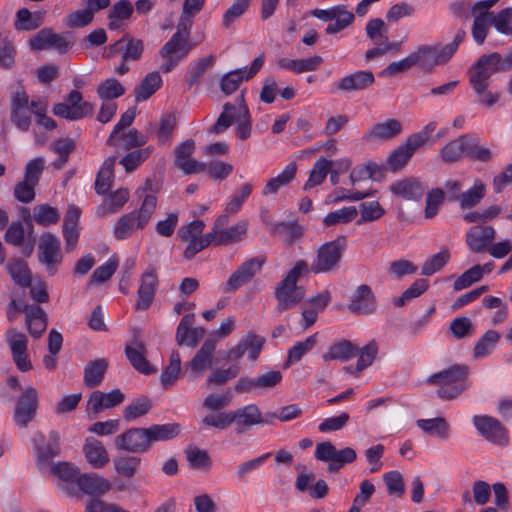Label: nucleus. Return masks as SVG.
Wrapping results in <instances>:
<instances>
[{
    "label": "nucleus",
    "mask_w": 512,
    "mask_h": 512,
    "mask_svg": "<svg viewBox=\"0 0 512 512\" xmlns=\"http://www.w3.org/2000/svg\"><path fill=\"white\" fill-rule=\"evenodd\" d=\"M469 368L455 364L448 369L434 373L427 378V383L437 386L436 394L444 400H452L468 389Z\"/></svg>",
    "instance_id": "f257e3e1"
},
{
    "label": "nucleus",
    "mask_w": 512,
    "mask_h": 512,
    "mask_svg": "<svg viewBox=\"0 0 512 512\" xmlns=\"http://www.w3.org/2000/svg\"><path fill=\"white\" fill-rule=\"evenodd\" d=\"M309 273V265L304 260H299L291 268L275 289V298L278 301L277 309L280 312L295 307L305 297V289L298 286L297 282L302 275Z\"/></svg>",
    "instance_id": "f03ea898"
},
{
    "label": "nucleus",
    "mask_w": 512,
    "mask_h": 512,
    "mask_svg": "<svg viewBox=\"0 0 512 512\" xmlns=\"http://www.w3.org/2000/svg\"><path fill=\"white\" fill-rule=\"evenodd\" d=\"M157 199L153 195H146L138 211L122 215L114 225L113 233L117 240H124L132 236L137 229H143L155 212Z\"/></svg>",
    "instance_id": "7ed1b4c3"
},
{
    "label": "nucleus",
    "mask_w": 512,
    "mask_h": 512,
    "mask_svg": "<svg viewBox=\"0 0 512 512\" xmlns=\"http://www.w3.org/2000/svg\"><path fill=\"white\" fill-rule=\"evenodd\" d=\"M346 247L347 240L345 236H338L336 239L322 244L309 266V272L321 274L337 270L340 267Z\"/></svg>",
    "instance_id": "20e7f679"
},
{
    "label": "nucleus",
    "mask_w": 512,
    "mask_h": 512,
    "mask_svg": "<svg viewBox=\"0 0 512 512\" xmlns=\"http://www.w3.org/2000/svg\"><path fill=\"white\" fill-rule=\"evenodd\" d=\"M502 71L501 55L497 52L482 55L471 67L469 82L476 94H482L489 85V78Z\"/></svg>",
    "instance_id": "39448f33"
},
{
    "label": "nucleus",
    "mask_w": 512,
    "mask_h": 512,
    "mask_svg": "<svg viewBox=\"0 0 512 512\" xmlns=\"http://www.w3.org/2000/svg\"><path fill=\"white\" fill-rule=\"evenodd\" d=\"M315 458L319 461L329 462L327 471L336 473L346 464L354 462L357 458L356 451L351 447H345L337 450L329 441L317 444Z\"/></svg>",
    "instance_id": "423d86ee"
},
{
    "label": "nucleus",
    "mask_w": 512,
    "mask_h": 512,
    "mask_svg": "<svg viewBox=\"0 0 512 512\" xmlns=\"http://www.w3.org/2000/svg\"><path fill=\"white\" fill-rule=\"evenodd\" d=\"M82 94L78 90H72L67 96L66 103H58L53 107V113L61 118L76 121L92 115L94 105L82 101Z\"/></svg>",
    "instance_id": "0eeeda50"
},
{
    "label": "nucleus",
    "mask_w": 512,
    "mask_h": 512,
    "mask_svg": "<svg viewBox=\"0 0 512 512\" xmlns=\"http://www.w3.org/2000/svg\"><path fill=\"white\" fill-rule=\"evenodd\" d=\"M38 250V261L45 266L49 275H54L63 260L59 238L50 232L43 233Z\"/></svg>",
    "instance_id": "6e6552de"
},
{
    "label": "nucleus",
    "mask_w": 512,
    "mask_h": 512,
    "mask_svg": "<svg viewBox=\"0 0 512 512\" xmlns=\"http://www.w3.org/2000/svg\"><path fill=\"white\" fill-rule=\"evenodd\" d=\"M25 225L20 221L13 222L6 230L4 239L13 246H23L22 252L30 256L34 250L36 238L33 235L34 227L30 215L25 219Z\"/></svg>",
    "instance_id": "1a4fd4ad"
},
{
    "label": "nucleus",
    "mask_w": 512,
    "mask_h": 512,
    "mask_svg": "<svg viewBox=\"0 0 512 512\" xmlns=\"http://www.w3.org/2000/svg\"><path fill=\"white\" fill-rule=\"evenodd\" d=\"M473 423L487 441L502 447L509 444L508 430L498 419L487 415L474 416Z\"/></svg>",
    "instance_id": "9d476101"
},
{
    "label": "nucleus",
    "mask_w": 512,
    "mask_h": 512,
    "mask_svg": "<svg viewBox=\"0 0 512 512\" xmlns=\"http://www.w3.org/2000/svg\"><path fill=\"white\" fill-rule=\"evenodd\" d=\"M71 37L70 32L61 35L54 33L51 28H43L29 40V45L34 51L54 48L60 54H65L72 44Z\"/></svg>",
    "instance_id": "9b49d317"
},
{
    "label": "nucleus",
    "mask_w": 512,
    "mask_h": 512,
    "mask_svg": "<svg viewBox=\"0 0 512 512\" xmlns=\"http://www.w3.org/2000/svg\"><path fill=\"white\" fill-rule=\"evenodd\" d=\"M111 489V483L108 479L96 474H81L77 478V485L67 488V494L79 497L80 493L87 494L93 498L101 497Z\"/></svg>",
    "instance_id": "f8f14e48"
},
{
    "label": "nucleus",
    "mask_w": 512,
    "mask_h": 512,
    "mask_svg": "<svg viewBox=\"0 0 512 512\" xmlns=\"http://www.w3.org/2000/svg\"><path fill=\"white\" fill-rule=\"evenodd\" d=\"M37 464L40 469L51 464L54 457L60 454V436L56 431H50L48 437L37 433L33 438Z\"/></svg>",
    "instance_id": "ddd939ff"
},
{
    "label": "nucleus",
    "mask_w": 512,
    "mask_h": 512,
    "mask_svg": "<svg viewBox=\"0 0 512 512\" xmlns=\"http://www.w3.org/2000/svg\"><path fill=\"white\" fill-rule=\"evenodd\" d=\"M39 395L37 390L32 387H26L19 397L14 409V421L20 427H26L31 422L38 409Z\"/></svg>",
    "instance_id": "4468645a"
},
{
    "label": "nucleus",
    "mask_w": 512,
    "mask_h": 512,
    "mask_svg": "<svg viewBox=\"0 0 512 512\" xmlns=\"http://www.w3.org/2000/svg\"><path fill=\"white\" fill-rule=\"evenodd\" d=\"M115 447L130 453H145L150 447V439L147 428H130L116 436Z\"/></svg>",
    "instance_id": "2eb2a0df"
},
{
    "label": "nucleus",
    "mask_w": 512,
    "mask_h": 512,
    "mask_svg": "<svg viewBox=\"0 0 512 512\" xmlns=\"http://www.w3.org/2000/svg\"><path fill=\"white\" fill-rule=\"evenodd\" d=\"M263 64H264V55L260 54L258 57H256L253 60L251 66L248 70L246 68H240V69H236V70H232V71L228 72L221 79V83H220L221 90L226 95L232 94L233 92H235L238 89L240 83L243 80H249V79L253 78L258 73V71L262 68Z\"/></svg>",
    "instance_id": "dca6fc26"
},
{
    "label": "nucleus",
    "mask_w": 512,
    "mask_h": 512,
    "mask_svg": "<svg viewBox=\"0 0 512 512\" xmlns=\"http://www.w3.org/2000/svg\"><path fill=\"white\" fill-rule=\"evenodd\" d=\"M265 260L260 257H253L245 261L236 271H234L225 285V292H234L244 284L250 282L252 278L261 271Z\"/></svg>",
    "instance_id": "f3484780"
},
{
    "label": "nucleus",
    "mask_w": 512,
    "mask_h": 512,
    "mask_svg": "<svg viewBox=\"0 0 512 512\" xmlns=\"http://www.w3.org/2000/svg\"><path fill=\"white\" fill-rule=\"evenodd\" d=\"M125 399V395L120 389H114L109 393L95 390L91 393L86 411L89 418L93 419L105 409H111L120 405Z\"/></svg>",
    "instance_id": "a211bd4d"
},
{
    "label": "nucleus",
    "mask_w": 512,
    "mask_h": 512,
    "mask_svg": "<svg viewBox=\"0 0 512 512\" xmlns=\"http://www.w3.org/2000/svg\"><path fill=\"white\" fill-rule=\"evenodd\" d=\"M216 349V340L208 338L204 341L201 348L196 352L193 358L186 364V368L191 377L203 376L208 368L213 364L214 353Z\"/></svg>",
    "instance_id": "6ab92c4d"
},
{
    "label": "nucleus",
    "mask_w": 512,
    "mask_h": 512,
    "mask_svg": "<svg viewBox=\"0 0 512 512\" xmlns=\"http://www.w3.org/2000/svg\"><path fill=\"white\" fill-rule=\"evenodd\" d=\"M158 287V277L156 268L150 265L141 275L140 286L138 289V298L135 308L137 310H147L152 304Z\"/></svg>",
    "instance_id": "aec40b11"
},
{
    "label": "nucleus",
    "mask_w": 512,
    "mask_h": 512,
    "mask_svg": "<svg viewBox=\"0 0 512 512\" xmlns=\"http://www.w3.org/2000/svg\"><path fill=\"white\" fill-rule=\"evenodd\" d=\"M414 65L419 68L430 71L437 65L445 64L449 59L444 54V49L433 45H422L417 51L410 53Z\"/></svg>",
    "instance_id": "412c9836"
},
{
    "label": "nucleus",
    "mask_w": 512,
    "mask_h": 512,
    "mask_svg": "<svg viewBox=\"0 0 512 512\" xmlns=\"http://www.w3.org/2000/svg\"><path fill=\"white\" fill-rule=\"evenodd\" d=\"M496 237V231L489 225H476L466 233V244L472 253L486 252Z\"/></svg>",
    "instance_id": "4be33fe9"
},
{
    "label": "nucleus",
    "mask_w": 512,
    "mask_h": 512,
    "mask_svg": "<svg viewBox=\"0 0 512 512\" xmlns=\"http://www.w3.org/2000/svg\"><path fill=\"white\" fill-rule=\"evenodd\" d=\"M403 131L402 123L395 118L373 124L363 135L366 142H384L399 136Z\"/></svg>",
    "instance_id": "5701e85b"
},
{
    "label": "nucleus",
    "mask_w": 512,
    "mask_h": 512,
    "mask_svg": "<svg viewBox=\"0 0 512 512\" xmlns=\"http://www.w3.org/2000/svg\"><path fill=\"white\" fill-rule=\"evenodd\" d=\"M194 150L195 142L192 139L185 140L175 149V165L185 174H193L206 170L205 163L190 158Z\"/></svg>",
    "instance_id": "b1692460"
},
{
    "label": "nucleus",
    "mask_w": 512,
    "mask_h": 512,
    "mask_svg": "<svg viewBox=\"0 0 512 512\" xmlns=\"http://www.w3.org/2000/svg\"><path fill=\"white\" fill-rule=\"evenodd\" d=\"M375 76L371 71H356L339 79L334 90L344 93L363 91L373 85Z\"/></svg>",
    "instance_id": "393cba45"
},
{
    "label": "nucleus",
    "mask_w": 512,
    "mask_h": 512,
    "mask_svg": "<svg viewBox=\"0 0 512 512\" xmlns=\"http://www.w3.org/2000/svg\"><path fill=\"white\" fill-rule=\"evenodd\" d=\"M348 309L357 314H369L376 309V299L370 286L366 284L358 286L348 304Z\"/></svg>",
    "instance_id": "a878e982"
},
{
    "label": "nucleus",
    "mask_w": 512,
    "mask_h": 512,
    "mask_svg": "<svg viewBox=\"0 0 512 512\" xmlns=\"http://www.w3.org/2000/svg\"><path fill=\"white\" fill-rule=\"evenodd\" d=\"M359 353V347L348 339H341L330 345L322 355L325 362L341 361L348 362Z\"/></svg>",
    "instance_id": "bb28decb"
},
{
    "label": "nucleus",
    "mask_w": 512,
    "mask_h": 512,
    "mask_svg": "<svg viewBox=\"0 0 512 512\" xmlns=\"http://www.w3.org/2000/svg\"><path fill=\"white\" fill-rule=\"evenodd\" d=\"M231 416L234 418L233 423L237 425L236 432L238 434L244 433L253 425L268 423L262 419L259 408L254 404L232 411Z\"/></svg>",
    "instance_id": "cd10ccee"
},
{
    "label": "nucleus",
    "mask_w": 512,
    "mask_h": 512,
    "mask_svg": "<svg viewBox=\"0 0 512 512\" xmlns=\"http://www.w3.org/2000/svg\"><path fill=\"white\" fill-rule=\"evenodd\" d=\"M122 50V60L126 61H137L141 58L144 43L140 39L131 37L129 34H125L121 39L110 45V51L116 53Z\"/></svg>",
    "instance_id": "c85d7f7f"
},
{
    "label": "nucleus",
    "mask_w": 512,
    "mask_h": 512,
    "mask_svg": "<svg viewBox=\"0 0 512 512\" xmlns=\"http://www.w3.org/2000/svg\"><path fill=\"white\" fill-rule=\"evenodd\" d=\"M148 137L139 133L137 129H130L128 132L119 133L113 137L112 143H106L107 146H112L116 149V153L129 151L134 148L145 145Z\"/></svg>",
    "instance_id": "c756f323"
},
{
    "label": "nucleus",
    "mask_w": 512,
    "mask_h": 512,
    "mask_svg": "<svg viewBox=\"0 0 512 512\" xmlns=\"http://www.w3.org/2000/svg\"><path fill=\"white\" fill-rule=\"evenodd\" d=\"M23 313L26 315L27 329L31 336L40 338L47 328V316L40 306H23Z\"/></svg>",
    "instance_id": "7c9ffc66"
},
{
    "label": "nucleus",
    "mask_w": 512,
    "mask_h": 512,
    "mask_svg": "<svg viewBox=\"0 0 512 512\" xmlns=\"http://www.w3.org/2000/svg\"><path fill=\"white\" fill-rule=\"evenodd\" d=\"M426 188L415 178H407L396 181L390 186V191L406 200H419L425 193Z\"/></svg>",
    "instance_id": "2f4dec72"
},
{
    "label": "nucleus",
    "mask_w": 512,
    "mask_h": 512,
    "mask_svg": "<svg viewBox=\"0 0 512 512\" xmlns=\"http://www.w3.org/2000/svg\"><path fill=\"white\" fill-rule=\"evenodd\" d=\"M297 165L295 162L289 163L284 170L276 177L270 178L262 190L263 196L275 195L278 191L287 187L295 178Z\"/></svg>",
    "instance_id": "473e14b6"
},
{
    "label": "nucleus",
    "mask_w": 512,
    "mask_h": 512,
    "mask_svg": "<svg viewBox=\"0 0 512 512\" xmlns=\"http://www.w3.org/2000/svg\"><path fill=\"white\" fill-rule=\"evenodd\" d=\"M193 45L187 39L181 37L180 33H174L170 40L160 49L161 57H173L183 60L189 54Z\"/></svg>",
    "instance_id": "72a5a7b5"
},
{
    "label": "nucleus",
    "mask_w": 512,
    "mask_h": 512,
    "mask_svg": "<svg viewBox=\"0 0 512 512\" xmlns=\"http://www.w3.org/2000/svg\"><path fill=\"white\" fill-rule=\"evenodd\" d=\"M418 148V146H414L413 143L410 142V137H408L404 143L389 155L387 159L389 169L393 172L401 170Z\"/></svg>",
    "instance_id": "f704fd0d"
},
{
    "label": "nucleus",
    "mask_w": 512,
    "mask_h": 512,
    "mask_svg": "<svg viewBox=\"0 0 512 512\" xmlns=\"http://www.w3.org/2000/svg\"><path fill=\"white\" fill-rule=\"evenodd\" d=\"M83 450L88 463L94 468H102L109 462L106 448L96 439H87Z\"/></svg>",
    "instance_id": "c9c22d12"
},
{
    "label": "nucleus",
    "mask_w": 512,
    "mask_h": 512,
    "mask_svg": "<svg viewBox=\"0 0 512 512\" xmlns=\"http://www.w3.org/2000/svg\"><path fill=\"white\" fill-rule=\"evenodd\" d=\"M116 160L117 156L115 155L108 157L100 167L95 181V191L97 194L104 195L111 188L114 180V166Z\"/></svg>",
    "instance_id": "e433bc0d"
},
{
    "label": "nucleus",
    "mask_w": 512,
    "mask_h": 512,
    "mask_svg": "<svg viewBox=\"0 0 512 512\" xmlns=\"http://www.w3.org/2000/svg\"><path fill=\"white\" fill-rule=\"evenodd\" d=\"M469 134H464L447 143L441 150V158L445 163H454L467 156Z\"/></svg>",
    "instance_id": "4c0bfd02"
},
{
    "label": "nucleus",
    "mask_w": 512,
    "mask_h": 512,
    "mask_svg": "<svg viewBox=\"0 0 512 512\" xmlns=\"http://www.w3.org/2000/svg\"><path fill=\"white\" fill-rule=\"evenodd\" d=\"M162 85V78L157 71L148 73L134 89L135 101L142 102L150 98Z\"/></svg>",
    "instance_id": "58836bf2"
},
{
    "label": "nucleus",
    "mask_w": 512,
    "mask_h": 512,
    "mask_svg": "<svg viewBox=\"0 0 512 512\" xmlns=\"http://www.w3.org/2000/svg\"><path fill=\"white\" fill-rule=\"evenodd\" d=\"M108 368V361L105 358H99L90 361L84 368V384L89 388L98 386L104 379Z\"/></svg>",
    "instance_id": "ea45409f"
},
{
    "label": "nucleus",
    "mask_w": 512,
    "mask_h": 512,
    "mask_svg": "<svg viewBox=\"0 0 512 512\" xmlns=\"http://www.w3.org/2000/svg\"><path fill=\"white\" fill-rule=\"evenodd\" d=\"M44 21L43 12H30L27 8H20L16 12L14 28L16 31H33L39 28Z\"/></svg>",
    "instance_id": "a19ab883"
},
{
    "label": "nucleus",
    "mask_w": 512,
    "mask_h": 512,
    "mask_svg": "<svg viewBox=\"0 0 512 512\" xmlns=\"http://www.w3.org/2000/svg\"><path fill=\"white\" fill-rule=\"evenodd\" d=\"M129 199V192L127 189L121 188L110 194L103 203L98 207L97 214L100 217H105L116 213Z\"/></svg>",
    "instance_id": "79ce46f5"
},
{
    "label": "nucleus",
    "mask_w": 512,
    "mask_h": 512,
    "mask_svg": "<svg viewBox=\"0 0 512 512\" xmlns=\"http://www.w3.org/2000/svg\"><path fill=\"white\" fill-rule=\"evenodd\" d=\"M137 345L138 349L133 348L131 346H126L125 348V354L130 364L138 372L145 375H149L156 372V369L150 365V363L144 356L145 346L142 343H138Z\"/></svg>",
    "instance_id": "37998d69"
},
{
    "label": "nucleus",
    "mask_w": 512,
    "mask_h": 512,
    "mask_svg": "<svg viewBox=\"0 0 512 512\" xmlns=\"http://www.w3.org/2000/svg\"><path fill=\"white\" fill-rule=\"evenodd\" d=\"M6 268L16 284L21 287L31 286L30 269L25 261L21 259H11L8 261Z\"/></svg>",
    "instance_id": "c03bdc74"
},
{
    "label": "nucleus",
    "mask_w": 512,
    "mask_h": 512,
    "mask_svg": "<svg viewBox=\"0 0 512 512\" xmlns=\"http://www.w3.org/2000/svg\"><path fill=\"white\" fill-rule=\"evenodd\" d=\"M151 445L177 437L181 431L178 423L155 424L147 428Z\"/></svg>",
    "instance_id": "a18cd8bd"
},
{
    "label": "nucleus",
    "mask_w": 512,
    "mask_h": 512,
    "mask_svg": "<svg viewBox=\"0 0 512 512\" xmlns=\"http://www.w3.org/2000/svg\"><path fill=\"white\" fill-rule=\"evenodd\" d=\"M417 426L425 433L446 439L449 436V425L443 417L419 419Z\"/></svg>",
    "instance_id": "49530a36"
},
{
    "label": "nucleus",
    "mask_w": 512,
    "mask_h": 512,
    "mask_svg": "<svg viewBox=\"0 0 512 512\" xmlns=\"http://www.w3.org/2000/svg\"><path fill=\"white\" fill-rule=\"evenodd\" d=\"M332 164V161L327 160L324 157L318 159L313 165L309 178L304 184L303 189L309 190L317 185H320L331 170Z\"/></svg>",
    "instance_id": "de8ad7c7"
},
{
    "label": "nucleus",
    "mask_w": 512,
    "mask_h": 512,
    "mask_svg": "<svg viewBox=\"0 0 512 512\" xmlns=\"http://www.w3.org/2000/svg\"><path fill=\"white\" fill-rule=\"evenodd\" d=\"M486 186L481 180H475L474 185L465 192H462L459 205L462 209H470L480 203L485 197Z\"/></svg>",
    "instance_id": "09e8293b"
},
{
    "label": "nucleus",
    "mask_w": 512,
    "mask_h": 512,
    "mask_svg": "<svg viewBox=\"0 0 512 512\" xmlns=\"http://www.w3.org/2000/svg\"><path fill=\"white\" fill-rule=\"evenodd\" d=\"M491 25V12L483 11L474 15L471 33L474 41L478 45H482L484 43Z\"/></svg>",
    "instance_id": "8fccbe9b"
},
{
    "label": "nucleus",
    "mask_w": 512,
    "mask_h": 512,
    "mask_svg": "<svg viewBox=\"0 0 512 512\" xmlns=\"http://www.w3.org/2000/svg\"><path fill=\"white\" fill-rule=\"evenodd\" d=\"M51 471L60 480L66 483L64 490L67 492V488L70 489L72 486L77 485V478L80 476L78 469L72 466L68 462H58L51 466Z\"/></svg>",
    "instance_id": "3c124183"
},
{
    "label": "nucleus",
    "mask_w": 512,
    "mask_h": 512,
    "mask_svg": "<svg viewBox=\"0 0 512 512\" xmlns=\"http://www.w3.org/2000/svg\"><path fill=\"white\" fill-rule=\"evenodd\" d=\"M181 371V358L177 351H173L170 356L168 366L162 371L160 382L164 389L169 388L178 378Z\"/></svg>",
    "instance_id": "603ef678"
},
{
    "label": "nucleus",
    "mask_w": 512,
    "mask_h": 512,
    "mask_svg": "<svg viewBox=\"0 0 512 512\" xmlns=\"http://www.w3.org/2000/svg\"><path fill=\"white\" fill-rule=\"evenodd\" d=\"M500 340V334L495 330H488L476 342L473 349L475 358H482L488 355Z\"/></svg>",
    "instance_id": "864d4df0"
},
{
    "label": "nucleus",
    "mask_w": 512,
    "mask_h": 512,
    "mask_svg": "<svg viewBox=\"0 0 512 512\" xmlns=\"http://www.w3.org/2000/svg\"><path fill=\"white\" fill-rule=\"evenodd\" d=\"M450 253L448 248L444 247L437 254L429 257L422 266L421 274L431 276L441 270L449 261Z\"/></svg>",
    "instance_id": "5fc2aeb1"
},
{
    "label": "nucleus",
    "mask_w": 512,
    "mask_h": 512,
    "mask_svg": "<svg viewBox=\"0 0 512 512\" xmlns=\"http://www.w3.org/2000/svg\"><path fill=\"white\" fill-rule=\"evenodd\" d=\"M466 150V158L472 161L487 163L493 158L492 151L487 147L479 145L478 139L472 134H469Z\"/></svg>",
    "instance_id": "6e6d98bb"
},
{
    "label": "nucleus",
    "mask_w": 512,
    "mask_h": 512,
    "mask_svg": "<svg viewBox=\"0 0 512 512\" xmlns=\"http://www.w3.org/2000/svg\"><path fill=\"white\" fill-rule=\"evenodd\" d=\"M125 93L124 86L115 78H109L97 87V95L102 100L119 98Z\"/></svg>",
    "instance_id": "4d7b16f0"
},
{
    "label": "nucleus",
    "mask_w": 512,
    "mask_h": 512,
    "mask_svg": "<svg viewBox=\"0 0 512 512\" xmlns=\"http://www.w3.org/2000/svg\"><path fill=\"white\" fill-rule=\"evenodd\" d=\"M317 343V334L307 337L304 341L297 342L288 351L287 365L299 362L302 357L311 351Z\"/></svg>",
    "instance_id": "13d9d810"
},
{
    "label": "nucleus",
    "mask_w": 512,
    "mask_h": 512,
    "mask_svg": "<svg viewBox=\"0 0 512 512\" xmlns=\"http://www.w3.org/2000/svg\"><path fill=\"white\" fill-rule=\"evenodd\" d=\"M34 220L41 226L47 227L56 224L60 219L58 210L48 204H41L34 207Z\"/></svg>",
    "instance_id": "bf43d9fd"
},
{
    "label": "nucleus",
    "mask_w": 512,
    "mask_h": 512,
    "mask_svg": "<svg viewBox=\"0 0 512 512\" xmlns=\"http://www.w3.org/2000/svg\"><path fill=\"white\" fill-rule=\"evenodd\" d=\"M357 215L358 211L356 207H344L328 213L323 220V224L325 227H330L339 223H350L357 217Z\"/></svg>",
    "instance_id": "052dcab7"
},
{
    "label": "nucleus",
    "mask_w": 512,
    "mask_h": 512,
    "mask_svg": "<svg viewBox=\"0 0 512 512\" xmlns=\"http://www.w3.org/2000/svg\"><path fill=\"white\" fill-rule=\"evenodd\" d=\"M214 62V56L209 55L207 57L200 58L196 60L194 63H192L187 73L188 85L191 87L194 84H198L206 69L210 67Z\"/></svg>",
    "instance_id": "680f3d73"
},
{
    "label": "nucleus",
    "mask_w": 512,
    "mask_h": 512,
    "mask_svg": "<svg viewBox=\"0 0 512 512\" xmlns=\"http://www.w3.org/2000/svg\"><path fill=\"white\" fill-rule=\"evenodd\" d=\"M428 289V282L425 279H417L401 296L394 298V305L402 307L412 299L420 296Z\"/></svg>",
    "instance_id": "e2e57ef3"
},
{
    "label": "nucleus",
    "mask_w": 512,
    "mask_h": 512,
    "mask_svg": "<svg viewBox=\"0 0 512 512\" xmlns=\"http://www.w3.org/2000/svg\"><path fill=\"white\" fill-rule=\"evenodd\" d=\"M151 407L152 404L148 398L142 397L136 399L135 401H133L132 403L125 407L123 411V417L126 421L134 420L147 414Z\"/></svg>",
    "instance_id": "0e129e2a"
},
{
    "label": "nucleus",
    "mask_w": 512,
    "mask_h": 512,
    "mask_svg": "<svg viewBox=\"0 0 512 512\" xmlns=\"http://www.w3.org/2000/svg\"><path fill=\"white\" fill-rule=\"evenodd\" d=\"M186 457L193 469H206L211 466V459L205 450L189 446L186 450Z\"/></svg>",
    "instance_id": "69168bd1"
},
{
    "label": "nucleus",
    "mask_w": 512,
    "mask_h": 512,
    "mask_svg": "<svg viewBox=\"0 0 512 512\" xmlns=\"http://www.w3.org/2000/svg\"><path fill=\"white\" fill-rule=\"evenodd\" d=\"M140 462V458L135 456L118 457L114 459V467L119 475L126 478H132L135 475Z\"/></svg>",
    "instance_id": "338daca9"
},
{
    "label": "nucleus",
    "mask_w": 512,
    "mask_h": 512,
    "mask_svg": "<svg viewBox=\"0 0 512 512\" xmlns=\"http://www.w3.org/2000/svg\"><path fill=\"white\" fill-rule=\"evenodd\" d=\"M491 22L500 33L512 35V8L507 7L497 15L491 13Z\"/></svg>",
    "instance_id": "774afa93"
}]
</instances>
